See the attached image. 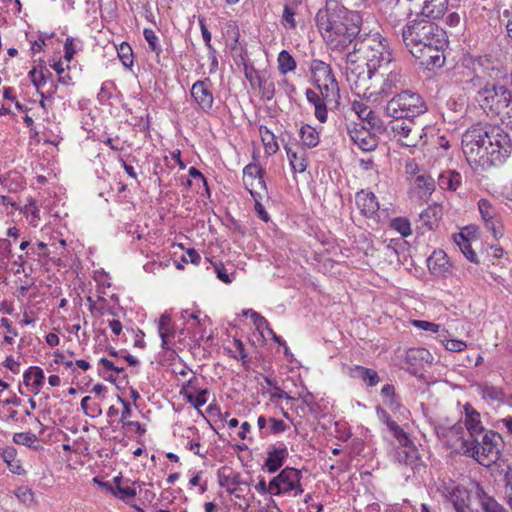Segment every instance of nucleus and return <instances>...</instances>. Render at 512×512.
I'll use <instances>...</instances> for the list:
<instances>
[{"instance_id": "bf43d9fd", "label": "nucleus", "mask_w": 512, "mask_h": 512, "mask_svg": "<svg viewBox=\"0 0 512 512\" xmlns=\"http://www.w3.org/2000/svg\"><path fill=\"white\" fill-rule=\"evenodd\" d=\"M270 432L271 433H282L287 429V425L283 420L270 418Z\"/></svg>"}, {"instance_id": "dca6fc26", "label": "nucleus", "mask_w": 512, "mask_h": 512, "mask_svg": "<svg viewBox=\"0 0 512 512\" xmlns=\"http://www.w3.org/2000/svg\"><path fill=\"white\" fill-rule=\"evenodd\" d=\"M463 409V421L469 434V437L467 439H474L476 437H480L481 435H483L486 432V430L482 425L480 413L476 411L473 408V406L469 403H466Z\"/></svg>"}, {"instance_id": "37998d69", "label": "nucleus", "mask_w": 512, "mask_h": 512, "mask_svg": "<svg viewBox=\"0 0 512 512\" xmlns=\"http://www.w3.org/2000/svg\"><path fill=\"white\" fill-rule=\"evenodd\" d=\"M478 208L484 221L495 218V209L487 199H480Z\"/></svg>"}, {"instance_id": "a878e982", "label": "nucleus", "mask_w": 512, "mask_h": 512, "mask_svg": "<svg viewBox=\"0 0 512 512\" xmlns=\"http://www.w3.org/2000/svg\"><path fill=\"white\" fill-rule=\"evenodd\" d=\"M386 426L388 427L389 431L393 434V436L397 439L399 444L404 448L402 451L398 453L399 461L407 463V448L411 443L410 439L408 438L404 430L394 420L391 419L390 421H388Z\"/></svg>"}, {"instance_id": "f8f14e48", "label": "nucleus", "mask_w": 512, "mask_h": 512, "mask_svg": "<svg viewBox=\"0 0 512 512\" xmlns=\"http://www.w3.org/2000/svg\"><path fill=\"white\" fill-rule=\"evenodd\" d=\"M190 95L198 110L211 114L214 106V96L210 79L197 80L190 89Z\"/></svg>"}, {"instance_id": "bb28decb", "label": "nucleus", "mask_w": 512, "mask_h": 512, "mask_svg": "<svg viewBox=\"0 0 512 512\" xmlns=\"http://www.w3.org/2000/svg\"><path fill=\"white\" fill-rule=\"evenodd\" d=\"M158 332L161 338V347L170 350V339L174 337V328L170 315L162 314L158 320Z\"/></svg>"}, {"instance_id": "4be33fe9", "label": "nucleus", "mask_w": 512, "mask_h": 512, "mask_svg": "<svg viewBox=\"0 0 512 512\" xmlns=\"http://www.w3.org/2000/svg\"><path fill=\"white\" fill-rule=\"evenodd\" d=\"M351 110L363 121H365L370 128L380 129L381 121L375 113L362 101H353Z\"/></svg>"}, {"instance_id": "9b49d317", "label": "nucleus", "mask_w": 512, "mask_h": 512, "mask_svg": "<svg viewBox=\"0 0 512 512\" xmlns=\"http://www.w3.org/2000/svg\"><path fill=\"white\" fill-rule=\"evenodd\" d=\"M438 490L447 498H449L454 505L456 512H469V507L463 501L458 500L457 494L460 492L454 483H443ZM480 507L482 512H509L503 505L498 503L492 497H484L481 499Z\"/></svg>"}, {"instance_id": "f704fd0d", "label": "nucleus", "mask_w": 512, "mask_h": 512, "mask_svg": "<svg viewBox=\"0 0 512 512\" xmlns=\"http://www.w3.org/2000/svg\"><path fill=\"white\" fill-rule=\"evenodd\" d=\"M258 88L261 96L263 99L267 101H271L274 98L275 95V84L274 80L267 75L266 73H263V78L259 82Z\"/></svg>"}, {"instance_id": "79ce46f5", "label": "nucleus", "mask_w": 512, "mask_h": 512, "mask_svg": "<svg viewBox=\"0 0 512 512\" xmlns=\"http://www.w3.org/2000/svg\"><path fill=\"white\" fill-rule=\"evenodd\" d=\"M114 481H115L116 487L113 490V494L116 497H118L121 500H126L129 498L135 497L136 490L134 488H132L130 486H127V487L120 486V478H118V477H116Z\"/></svg>"}, {"instance_id": "3c124183", "label": "nucleus", "mask_w": 512, "mask_h": 512, "mask_svg": "<svg viewBox=\"0 0 512 512\" xmlns=\"http://www.w3.org/2000/svg\"><path fill=\"white\" fill-rule=\"evenodd\" d=\"M1 326L4 327L7 331V335L4 336V342L8 344H12L14 338L18 335V332L12 328L11 321L8 318H1L0 320Z\"/></svg>"}, {"instance_id": "412c9836", "label": "nucleus", "mask_w": 512, "mask_h": 512, "mask_svg": "<svg viewBox=\"0 0 512 512\" xmlns=\"http://www.w3.org/2000/svg\"><path fill=\"white\" fill-rule=\"evenodd\" d=\"M288 457V449L284 444L273 446L268 451L265 466L269 473L276 472Z\"/></svg>"}, {"instance_id": "f257e3e1", "label": "nucleus", "mask_w": 512, "mask_h": 512, "mask_svg": "<svg viewBox=\"0 0 512 512\" xmlns=\"http://www.w3.org/2000/svg\"><path fill=\"white\" fill-rule=\"evenodd\" d=\"M353 50L345 56L346 80L351 89L365 93L370 76L385 70L393 61L389 41L378 32L353 38Z\"/></svg>"}, {"instance_id": "cd10ccee", "label": "nucleus", "mask_w": 512, "mask_h": 512, "mask_svg": "<svg viewBox=\"0 0 512 512\" xmlns=\"http://www.w3.org/2000/svg\"><path fill=\"white\" fill-rule=\"evenodd\" d=\"M0 456L7 464L10 472L17 475H23L25 473V469L21 465L20 460L17 459V452L14 447L0 449Z\"/></svg>"}, {"instance_id": "69168bd1", "label": "nucleus", "mask_w": 512, "mask_h": 512, "mask_svg": "<svg viewBox=\"0 0 512 512\" xmlns=\"http://www.w3.org/2000/svg\"><path fill=\"white\" fill-rule=\"evenodd\" d=\"M233 343H234V346H235V349H236V352L239 354V358L245 362L246 358H247V354L245 352V347H244V344L241 340L239 339H234L233 340ZM234 358H238L237 355H233Z\"/></svg>"}, {"instance_id": "c756f323", "label": "nucleus", "mask_w": 512, "mask_h": 512, "mask_svg": "<svg viewBox=\"0 0 512 512\" xmlns=\"http://www.w3.org/2000/svg\"><path fill=\"white\" fill-rule=\"evenodd\" d=\"M306 98L307 101L313 104L315 109V117L321 122L324 123L327 119V108L326 105L321 98V96L313 91L312 89L306 90Z\"/></svg>"}, {"instance_id": "0e129e2a", "label": "nucleus", "mask_w": 512, "mask_h": 512, "mask_svg": "<svg viewBox=\"0 0 512 512\" xmlns=\"http://www.w3.org/2000/svg\"><path fill=\"white\" fill-rule=\"evenodd\" d=\"M250 193H251V195H252V197L254 198V201H255V211L257 212L258 216L263 221L267 222L269 220V216H268L267 212L265 211L264 207L261 205V203L256 198L255 194L253 193V191L251 189H250Z\"/></svg>"}, {"instance_id": "b1692460", "label": "nucleus", "mask_w": 512, "mask_h": 512, "mask_svg": "<svg viewBox=\"0 0 512 512\" xmlns=\"http://www.w3.org/2000/svg\"><path fill=\"white\" fill-rule=\"evenodd\" d=\"M427 265L431 273L437 276L444 275L450 268V263L443 250L434 251L428 258Z\"/></svg>"}, {"instance_id": "6e6552de", "label": "nucleus", "mask_w": 512, "mask_h": 512, "mask_svg": "<svg viewBox=\"0 0 512 512\" xmlns=\"http://www.w3.org/2000/svg\"><path fill=\"white\" fill-rule=\"evenodd\" d=\"M389 128L394 139L404 147H417L427 143V128L411 118L393 119Z\"/></svg>"}, {"instance_id": "6ab92c4d", "label": "nucleus", "mask_w": 512, "mask_h": 512, "mask_svg": "<svg viewBox=\"0 0 512 512\" xmlns=\"http://www.w3.org/2000/svg\"><path fill=\"white\" fill-rule=\"evenodd\" d=\"M477 390L481 398L490 405H502L508 403V396L501 387L484 383L478 385Z\"/></svg>"}, {"instance_id": "338daca9", "label": "nucleus", "mask_w": 512, "mask_h": 512, "mask_svg": "<svg viewBox=\"0 0 512 512\" xmlns=\"http://www.w3.org/2000/svg\"><path fill=\"white\" fill-rule=\"evenodd\" d=\"M191 486H199L200 492L204 493L207 490L206 482H201V473L195 474L189 481Z\"/></svg>"}, {"instance_id": "4468645a", "label": "nucleus", "mask_w": 512, "mask_h": 512, "mask_svg": "<svg viewBox=\"0 0 512 512\" xmlns=\"http://www.w3.org/2000/svg\"><path fill=\"white\" fill-rule=\"evenodd\" d=\"M435 190L434 179L426 174L420 173L410 179L409 193L422 202H427Z\"/></svg>"}, {"instance_id": "052dcab7", "label": "nucleus", "mask_w": 512, "mask_h": 512, "mask_svg": "<svg viewBox=\"0 0 512 512\" xmlns=\"http://www.w3.org/2000/svg\"><path fill=\"white\" fill-rule=\"evenodd\" d=\"M201 257L198 252L194 249H188L187 252L182 256V261L185 263H193L198 265L200 263Z\"/></svg>"}, {"instance_id": "e433bc0d", "label": "nucleus", "mask_w": 512, "mask_h": 512, "mask_svg": "<svg viewBox=\"0 0 512 512\" xmlns=\"http://www.w3.org/2000/svg\"><path fill=\"white\" fill-rule=\"evenodd\" d=\"M277 62H278V69H279L280 73L283 75L295 70V68H296V62H295L294 58L286 50H282L279 53Z\"/></svg>"}, {"instance_id": "603ef678", "label": "nucleus", "mask_w": 512, "mask_h": 512, "mask_svg": "<svg viewBox=\"0 0 512 512\" xmlns=\"http://www.w3.org/2000/svg\"><path fill=\"white\" fill-rule=\"evenodd\" d=\"M445 348L451 352H461L466 349L467 344L462 340L449 339L443 341Z\"/></svg>"}, {"instance_id": "e2e57ef3", "label": "nucleus", "mask_w": 512, "mask_h": 512, "mask_svg": "<svg viewBox=\"0 0 512 512\" xmlns=\"http://www.w3.org/2000/svg\"><path fill=\"white\" fill-rule=\"evenodd\" d=\"M215 272L218 279H220L223 283L230 284L232 282V279L222 264L215 265Z\"/></svg>"}, {"instance_id": "5701e85b", "label": "nucleus", "mask_w": 512, "mask_h": 512, "mask_svg": "<svg viewBox=\"0 0 512 512\" xmlns=\"http://www.w3.org/2000/svg\"><path fill=\"white\" fill-rule=\"evenodd\" d=\"M23 379L24 384L30 387V391L37 395L43 387L45 375L40 367L32 366L26 370L23 375Z\"/></svg>"}, {"instance_id": "4c0bfd02", "label": "nucleus", "mask_w": 512, "mask_h": 512, "mask_svg": "<svg viewBox=\"0 0 512 512\" xmlns=\"http://www.w3.org/2000/svg\"><path fill=\"white\" fill-rule=\"evenodd\" d=\"M383 403L391 410L395 411L400 408V404L396 399L395 388L393 385H384L381 389Z\"/></svg>"}, {"instance_id": "20e7f679", "label": "nucleus", "mask_w": 512, "mask_h": 512, "mask_svg": "<svg viewBox=\"0 0 512 512\" xmlns=\"http://www.w3.org/2000/svg\"><path fill=\"white\" fill-rule=\"evenodd\" d=\"M402 40L408 51L426 67H442L447 46L444 31L432 21L413 20L402 29Z\"/></svg>"}, {"instance_id": "c03bdc74", "label": "nucleus", "mask_w": 512, "mask_h": 512, "mask_svg": "<svg viewBox=\"0 0 512 512\" xmlns=\"http://www.w3.org/2000/svg\"><path fill=\"white\" fill-rule=\"evenodd\" d=\"M143 35L149 45L150 50L159 55L161 48L158 44V37L156 36L155 32L152 29L145 28Z\"/></svg>"}, {"instance_id": "a18cd8bd", "label": "nucleus", "mask_w": 512, "mask_h": 512, "mask_svg": "<svg viewBox=\"0 0 512 512\" xmlns=\"http://www.w3.org/2000/svg\"><path fill=\"white\" fill-rule=\"evenodd\" d=\"M295 12L291 7L288 5H285L282 15V25L286 29H294L296 27V21H295Z\"/></svg>"}, {"instance_id": "393cba45", "label": "nucleus", "mask_w": 512, "mask_h": 512, "mask_svg": "<svg viewBox=\"0 0 512 512\" xmlns=\"http://www.w3.org/2000/svg\"><path fill=\"white\" fill-rule=\"evenodd\" d=\"M181 393L187 399V401L195 408L202 407L207 402V390H197L193 385V380H189L188 383L183 386Z\"/></svg>"}, {"instance_id": "7c9ffc66", "label": "nucleus", "mask_w": 512, "mask_h": 512, "mask_svg": "<svg viewBox=\"0 0 512 512\" xmlns=\"http://www.w3.org/2000/svg\"><path fill=\"white\" fill-rule=\"evenodd\" d=\"M285 149L293 171L303 173L308 166L306 152L304 150L293 151L290 147Z\"/></svg>"}, {"instance_id": "8fccbe9b", "label": "nucleus", "mask_w": 512, "mask_h": 512, "mask_svg": "<svg viewBox=\"0 0 512 512\" xmlns=\"http://www.w3.org/2000/svg\"><path fill=\"white\" fill-rule=\"evenodd\" d=\"M15 496L19 501L24 504H29L33 501V492L30 488L26 486L18 487L15 490Z\"/></svg>"}, {"instance_id": "ddd939ff", "label": "nucleus", "mask_w": 512, "mask_h": 512, "mask_svg": "<svg viewBox=\"0 0 512 512\" xmlns=\"http://www.w3.org/2000/svg\"><path fill=\"white\" fill-rule=\"evenodd\" d=\"M218 482L229 494L239 499L244 496L245 489L248 487L241 475L230 467L219 469Z\"/></svg>"}, {"instance_id": "774afa93", "label": "nucleus", "mask_w": 512, "mask_h": 512, "mask_svg": "<svg viewBox=\"0 0 512 512\" xmlns=\"http://www.w3.org/2000/svg\"><path fill=\"white\" fill-rule=\"evenodd\" d=\"M504 497H505L506 503L512 509V481H508L506 483L505 489H504Z\"/></svg>"}, {"instance_id": "49530a36", "label": "nucleus", "mask_w": 512, "mask_h": 512, "mask_svg": "<svg viewBox=\"0 0 512 512\" xmlns=\"http://www.w3.org/2000/svg\"><path fill=\"white\" fill-rule=\"evenodd\" d=\"M244 314L245 315L250 314V317H251L254 325L256 326L257 330H259L260 332L263 329H266V330L269 329L268 321L262 315H260L258 312L248 310V311H245Z\"/></svg>"}, {"instance_id": "2f4dec72", "label": "nucleus", "mask_w": 512, "mask_h": 512, "mask_svg": "<svg viewBox=\"0 0 512 512\" xmlns=\"http://www.w3.org/2000/svg\"><path fill=\"white\" fill-rule=\"evenodd\" d=\"M442 437L445 438L446 444L451 448L459 452L461 447L460 437H464L463 428L459 424H455L447 430H443L441 433Z\"/></svg>"}, {"instance_id": "13d9d810", "label": "nucleus", "mask_w": 512, "mask_h": 512, "mask_svg": "<svg viewBox=\"0 0 512 512\" xmlns=\"http://www.w3.org/2000/svg\"><path fill=\"white\" fill-rule=\"evenodd\" d=\"M120 402L123 405V411L121 414L120 422L123 424V426H126L127 422H129V418L132 414L130 403L127 400H124L119 397Z\"/></svg>"}, {"instance_id": "5fc2aeb1", "label": "nucleus", "mask_w": 512, "mask_h": 512, "mask_svg": "<svg viewBox=\"0 0 512 512\" xmlns=\"http://www.w3.org/2000/svg\"><path fill=\"white\" fill-rule=\"evenodd\" d=\"M484 222L487 229H489L492 232L494 238L497 239L503 235L502 225L497 219L493 218Z\"/></svg>"}, {"instance_id": "de8ad7c7", "label": "nucleus", "mask_w": 512, "mask_h": 512, "mask_svg": "<svg viewBox=\"0 0 512 512\" xmlns=\"http://www.w3.org/2000/svg\"><path fill=\"white\" fill-rule=\"evenodd\" d=\"M245 77L249 81L251 87L256 89L263 78V73L258 72L253 67H245Z\"/></svg>"}, {"instance_id": "473e14b6", "label": "nucleus", "mask_w": 512, "mask_h": 512, "mask_svg": "<svg viewBox=\"0 0 512 512\" xmlns=\"http://www.w3.org/2000/svg\"><path fill=\"white\" fill-rule=\"evenodd\" d=\"M300 138L303 146L314 148L319 144V134L315 128L310 125H303L300 129Z\"/></svg>"}, {"instance_id": "c9c22d12", "label": "nucleus", "mask_w": 512, "mask_h": 512, "mask_svg": "<svg viewBox=\"0 0 512 512\" xmlns=\"http://www.w3.org/2000/svg\"><path fill=\"white\" fill-rule=\"evenodd\" d=\"M244 182L246 186L250 185L253 186V182L257 181V183L264 187V180L261 176V169L255 165V164H249L247 165L244 170Z\"/></svg>"}, {"instance_id": "1a4fd4ad", "label": "nucleus", "mask_w": 512, "mask_h": 512, "mask_svg": "<svg viewBox=\"0 0 512 512\" xmlns=\"http://www.w3.org/2000/svg\"><path fill=\"white\" fill-rule=\"evenodd\" d=\"M301 478L300 470L291 467L284 468L270 481V494L277 496L293 492L294 496L301 495L304 491L300 483Z\"/></svg>"}, {"instance_id": "6e6d98bb", "label": "nucleus", "mask_w": 512, "mask_h": 512, "mask_svg": "<svg viewBox=\"0 0 512 512\" xmlns=\"http://www.w3.org/2000/svg\"><path fill=\"white\" fill-rule=\"evenodd\" d=\"M76 53L74 47V39L72 37H68L64 44V59L67 62H70Z\"/></svg>"}, {"instance_id": "aec40b11", "label": "nucleus", "mask_w": 512, "mask_h": 512, "mask_svg": "<svg viewBox=\"0 0 512 512\" xmlns=\"http://www.w3.org/2000/svg\"><path fill=\"white\" fill-rule=\"evenodd\" d=\"M355 202L361 213L368 217H374L379 210V203L372 192L361 190L355 196Z\"/></svg>"}, {"instance_id": "9d476101", "label": "nucleus", "mask_w": 512, "mask_h": 512, "mask_svg": "<svg viewBox=\"0 0 512 512\" xmlns=\"http://www.w3.org/2000/svg\"><path fill=\"white\" fill-rule=\"evenodd\" d=\"M310 71L322 97L333 98L338 92V84L332 74L331 67L321 60H313L310 65Z\"/></svg>"}, {"instance_id": "f03ea898", "label": "nucleus", "mask_w": 512, "mask_h": 512, "mask_svg": "<svg viewBox=\"0 0 512 512\" xmlns=\"http://www.w3.org/2000/svg\"><path fill=\"white\" fill-rule=\"evenodd\" d=\"M489 61L485 58L463 60L462 82L473 91L480 107L488 114L497 116L502 123L512 126V90L507 86L491 82Z\"/></svg>"}, {"instance_id": "f3484780", "label": "nucleus", "mask_w": 512, "mask_h": 512, "mask_svg": "<svg viewBox=\"0 0 512 512\" xmlns=\"http://www.w3.org/2000/svg\"><path fill=\"white\" fill-rule=\"evenodd\" d=\"M442 215V206L438 204L428 206L419 215L420 226L418 228L422 231V233L435 230L439 225V221L442 218Z\"/></svg>"}, {"instance_id": "4d7b16f0", "label": "nucleus", "mask_w": 512, "mask_h": 512, "mask_svg": "<svg viewBox=\"0 0 512 512\" xmlns=\"http://www.w3.org/2000/svg\"><path fill=\"white\" fill-rule=\"evenodd\" d=\"M198 23L201 29L202 38L206 46L211 49V33L209 32L204 18H199Z\"/></svg>"}, {"instance_id": "a211bd4d", "label": "nucleus", "mask_w": 512, "mask_h": 512, "mask_svg": "<svg viewBox=\"0 0 512 512\" xmlns=\"http://www.w3.org/2000/svg\"><path fill=\"white\" fill-rule=\"evenodd\" d=\"M419 7L421 15L428 18H439L448 8V0H410Z\"/></svg>"}, {"instance_id": "a19ab883", "label": "nucleus", "mask_w": 512, "mask_h": 512, "mask_svg": "<svg viewBox=\"0 0 512 512\" xmlns=\"http://www.w3.org/2000/svg\"><path fill=\"white\" fill-rule=\"evenodd\" d=\"M391 227L400 233L401 236L407 237L411 235V223L405 217H398L391 221Z\"/></svg>"}, {"instance_id": "2eb2a0df", "label": "nucleus", "mask_w": 512, "mask_h": 512, "mask_svg": "<svg viewBox=\"0 0 512 512\" xmlns=\"http://www.w3.org/2000/svg\"><path fill=\"white\" fill-rule=\"evenodd\" d=\"M348 135L353 143L362 151H372L377 147V139L365 127L348 128Z\"/></svg>"}, {"instance_id": "7ed1b4c3", "label": "nucleus", "mask_w": 512, "mask_h": 512, "mask_svg": "<svg viewBox=\"0 0 512 512\" xmlns=\"http://www.w3.org/2000/svg\"><path fill=\"white\" fill-rule=\"evenodd\" d=\"M462 151L471 166L485 169L502 163L511 153L512 144L500 127L476 123L462 135Z\"/></svg>"}, {"instance_id": "423d86ee", "label": "nucleus", "mask_w": 512, "mask_h": 512, "mask_svg": "<svg viewBox=\"0 0 512 512\" xmlns=\"http://www.w3.org/2000/svg\"><path fill=\"white\" fill-rule=\"evenodd\" d=\"M401 80L402 74L400 70H391L385 78L383 71H380L376 73L375 76H370V83L368 82L366 84V86H369V88L365 91V93L358 91L357 89H352V91L357 96L362 97L368 101L373 103H380L383 99L392 94L395 89H397L398 85L401 83Z\"/></svg>"}, {"instance_id": "39448f33", "label": "nucleus", "mask_w": 512, "mask_h": 512, "mask_svg": "<svg viewBox=\"0 0 512 512\" xmlns=\"http://www.w3.org/2000/svg\"><path fill=\"white\" fill-rule=\"evenodd\" d=\"M460 439L459 453L472 457L479 464L486 467L498 460L502 441L500 434L488 430L474 439H465L462 436Z\"/></svg>"}, {"instance_id": "72a5a7b5", "label": "nucleus", "mask_w": 512, "mask_h": 512, "mask_svg": "<svg viewBox=\"0 0 512 512\" xmlns=\"http://www.w3.org/2000/svg\"><path fill=\"white\" fill-rule=\"evenodd\" d=\"M454 242L468 260L477 262V254L473 251L468 238L463 232L454 235Z\"/></svg>"}, {"instance_id": "09e8293b", "label": "nucleus", "mask_w": 512, "mask_h": 512, "mask_svg": "<svg viewBox=\"0 0 512 512\" xmlns=\"http://www.w3.org/2000/svg\"><path fill=\"white\" fill-rule=\"evenodd\" d=\"M13 440L17 444L30 446L34 442H36L37 437L33 433H30V432H21V433H16L13 437Z\"/></svg>"}, {"instance_id": "58836bf2", "label": "nucleus", "mask_w": 512, "mask_h": 512, "mask_svg": "<svg viewBox=\"0 0 512 512\" xmlns=\"http://www.w3.org/2000/svg\"><path fill=\"white\" fill-rule=\"evenodd\" d=\"M259 132H260L261 140L265 147L266 153H268V154L276 153V151L278 150V144L275 141L274 134L264 126H260Z\"/></svg>"}, {"instance_id": "ea45409f", "label": "nucleus", "mask_w": 512, "mask_h": 512, "mask_svg": "<svg viewBox=\"0 0 512 512\" xmlns=\"http://www.w3.org/2000/svg\"><path fill=\"white\" fill-rule=\"evenodd\" d=\"M440 184L447 189L455 191L461 184V175L456 172H448L440 177Z\"/></svg>"}, {"instance_id": "680f3d73", "label": "nucleus", "mask_w": 512, "mask_h": 512, "mask_svg": "<svg viewBox=\"0 0 512 512\" xmlns=\"http://www.w3.org/2000/svg\"><path fill=\"white\" fill-rule=\"evenodd\" d=\"M119 57L125 66L132 65L131 48L128 45L127 46L121 45V48L119 51Z\"/></svg>"}, {"instance_id": "0eeeda50", "label": "nucleus", "mask_w": 512, "mask_h": 512, "mask_svg": "<svg viewBox=\"0 0 512 512\" xmlns=\"http://www.w3.org/2000/svg\"><path fill=\"white\" fill-rule=\"evenodd\" d=\"M427 107L421 96L411 91H402L390 99L385 113L393 119L413 118L424 113Z\"/></svg>"}, {"instance_id": "c85d7f7f", "label": "nucleus", "mask_w": 512, "mask_h": 512, "mask_svg": "<svg viewBox=\"0 0 512 512\" xmlns=\"http://www.w3.org/2000/svg\"><path fill=\"white\" fill-rule=\"evenodd\" d=\"M352 378L361 379L367 383L368 386H376L379 383V376L375 370L355 365L350 368L349 372Z\"/></svg>"}, {"instance_id": "864d4df0", "label": "nucleus", "mask_w": 512, "mask_h": 512, "mask_svg": "<svg viewBox=\"0 0 512 512\" xmlns=\"http://www.w3.org/2000/svg\"><path fill=\"white\" fill-rule=\"evenodd\" d=\"M412 323L415 327H417L421 330H424V331H430L433 333H437L440 330V325L433 323V322H429V321H425V320H414Z\"/></svg>"}]
</instances>
